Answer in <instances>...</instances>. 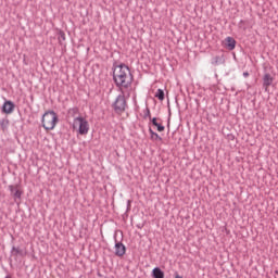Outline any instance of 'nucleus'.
Masks as SVG:
<instances>
[{"instance_id": "f257e3e1", "label": "nucleus", "mask_w": 278, "mask_h": 278, "mask_svg": "<svg viewBox=\"0 0 278 278\" xmlns=\"http://www.w3.org/2000/svg\"><path fill=\"white\" fill-rule=\"evenodd\" d=\"M113 80L119 91H128L131 84H134V75H131L129 66L125 64L114 66Z\"/></svg>"}, {"instance_id": "f03ea898", "label": "nucleus", "mask_w": 278, "mask_h": 278, "mask_svg": "<svg viewBox=\"0 0 278 278\" xmlns=\"http://www.w3.org/2000/svg\"><path fill=\"white\" fill-rule=\"evenodd\" d=\"M72 127L74 131H77L78 136H88V131H90V123L84 116L75 117Z\"/></svg>"}, {"instance_id": "7ed1b4c3", "label": "nucleus", "mask_w": 278, "mask_h": 278, "mask_svg": "<svg viewBox=\"0 0 278 278\" xmlns=\"http://www.w3.org/2000/svg\"><path fill=\"white\" fill-rule=\"evenodd\" d=\"M41 123L46 131L55 129V125H58V114L54 111H47L42 116Z\"/></svg>"}, {"instance_id": "20e7f679", "label": "nucleus", "mask_w": 278, "mask_h": 278, "mask_svg": "<svg viewBox=\"0 0 278 278\" xmlns=\"http://www.w3.org/2000/svg\"><path fill=\"white\" fill-rule=\"evenodd\" d=\"M121 94H118L113 102V109L116 114H123L125 110H127V100L125 99V94H127V91H119Z\"/></svg>"}, {"instance_id": "39448f33", "label": "nucleus", "mask_w": 278, "mask_h": 278, "mask_svg": "<svg viewBox=\"0 0 278 278\" xmlns=\"http://www.w3.org/2000/svg\"><path fill=\"white\" fill-rule=\"evenodd\" d=\"M126 252L127 248L125 247V244H123V242L115 243V255L117 257H123V255H125Z\"/></svg>"}, {"instance_id": "423d86ee", "label": "nucleus", "mask_w": 278, "mask_h": 278, "mask_svg": "<svg viewBox=\"0 0 278 278\" xmlns=\"http://www.w3.org/2000/svg\"><path fill=\"white\" fill-rule=\"evenodd\" d=\"M14 102L7 100L2 105V112L3 114H12V112H14Z\"/></svg>"}, {"instance_id": "0eeeda50", "label": "nucleus", "mask_w": 278, "mask_h": 278, "mask_svg": "<svg viewBox=\"0 0 278 278\" xmlns=\"http://www.w3.org/2000/svg\"><path fill=\"white\" fill-rule=\"evenodd\" d=\"M149 134H150V140H152L153 142H162V138L160 137V135L153 131L152 128H149Z\"/></svg>"}, {"instance_id": "6e6552de", "label": "nucleus", "mask_w": 278, "mask_h": 278, "mask_svg": "<svg viewBox=\"0 0 278 278\" xmlns=\"http://www.w3.org/2000/svg\"><path fill=\"white\" fill-rule=\"evenodd\" d=\"M226 47L227 49H229V51H233V49H236V39H233L232 37H227Z\"/></svg>"}, {"instance_id": "1a4fd4ad", "label": "nucleus", "mask_w": 278, "mask_h": 278, "mask_svg": "<svg viewBox=\"0 0 278 278\" xmlns=\"http://www.w3.org/2000/svg\"><path fill=\"white\" fill-rule=\"evenodd\" d=\"M273 76H270V74H265L263 77V85L265 86V88H268V86H273Z\"/></svg>"}, {"instance_id": "9d476101", "label": "nucleus", "mask_w": 278, "mask_h": 278, "mask_svg": "<svg viewBox=\"0 0 278 278\" xmlns=\"http://www.w3.org/2000/svg\"><path fill=\"white\" fill-rule=\"evenodd\" d=\"M153 278H164V271L160 267H154L152 270Z\"/></svg>"}, {"instance_id": "9b49d317", "label": "nucleus", "mask_w": 278, "mask_h": 278, "mask_svg": "<svg viewBox=\"0 0 278 278\" xmlns=\"http://www.w3.org/2000/svg\"><path fill=\"white\" fill-rule=\"evenodd\" d=\"M67 114L72 118H77V114H79V109L77 106L68 109Z\"/></svg>"}, {"instance_id": "f8f14e48", "label": "nucleus", "mask_w": 278, "mask_h": 278, "mask_svg": "<svg viewBox=\"0 0 278 278\" xmlns=\"http://www.w3.org/2000/svg\"><path fill=\"white\" fill-rule=\"evenodd\" d=\"M11 253H12V255H15V256L16 255H21V256L25 255V252L21 248H16V247H12Z\"/></svg>"}, {"instance_id": "ddd939ff", "label": "nucleus", "mask_w": 278, "mask_h": 278, "mask_svg": "<svg viewBox=\"0 0 278 278\" xmlns=\"http://www.w3.org/2000/svg\"><path fill=\"white\" fill-rule=\"evenodd\" d=\"M155 97L156 99H159V101H164V90L157 89L155 92Z\"/></svg>"}, {"instance_id": "4468645a", "label": "nucleus", "mask_w": 278, "mask_h": 278, "mask_svg": "<svg viewBox=\"0 0 278 278\" xmlns=\"http://www.w3.org/2000/svg\"><path fill=\"white\" fill-rule=\"evenodd\" d=\"M223 62V59L220 56H214L213 60H212V64L214 66L218 65V64H222Z\"/></svg>"}, {"instance_id": "2eb2a0df", "label": "nucleus", "mask_w": 278, "mask_h": 278, "mask_svg": "<svg viewBox=\"0 0 278 278\" xmlns=\"http://www.w3.org/2000/svg\"><path fill=\"white\" fill-rule=\"evenodd\" d=\"M14 201L16 202L17 199H21L23 197V191L16 189L15 192L13 193Z\"/></svg>"}, {"instance_id": "dca6fc26", "label": "nucleus", "mask_w": 278, "mask_h": 278, "mask_svg": "<svg viewBox=\"0 0 278 278\" xmlns=\"http://www.w3.org/2000/svg\"><path fill=\"white\" fill-rule=\"evenodd\" d=\"M143 118H149L151 121V110L146 108Z\"/></svg>"}, {"instance_id": "f3484780", "label": "nucleus", "mask_w": 278, "mask_h": 278, "mask_svg": "<svg viewBox=\"0 0 278 278\" xmlns=\"http://www.w3.org/2000/svg\"><path fill=\"white\" fill-rule=\"evenodd\" d=\"M154 127H156L157 131H164V129H165L164 125H162L157 122H156V125H154Z\"/></svg>"}, {"instance_id": "a211bd4d", "label": "nucleus", "mask_w": 278, "mask_h": 278, "mask_svg": "<svg viewBox=\"0 0 278 278\" xmlns=\"http://www.w3.org/2000/svg\"><path fill=\"white\" fill-rule=\"evenodd\" d=\"M0 125H1L2 129H5V127H8V126H5V125H8V121L1 119Z\"/></svg>"}, {"instance_id": "6ab92c4d", "label": "nucleus", "mask_w": 278, "mask_h": 278, "mask_svg": "<svg viewBox=\"0 0 278 278\" xmlns=\"http://www.w3.org/2000/svg\"><path fill=\"white\" fill-rule=\"evenodd\" d=\"M9 190H10V192H12V194H14L16 192V190H14V186H12V185L9 186Z\"/></svg>"}, {"instance_id": "aec40b11", "label": "nucleus", "mask_w": 278, "mask_h": 278, "mask_svg": "<svg viewBox=\"0 0 278 278\" xmlns=\"http://www.w3.org/2000/svg\"><path fill=\"white\" fill-rule=\"evenodd\" d=\"M152 125H157V118L156 117H153L150 119Z\"/></svg>"}, {"instance_id": "412c9836", "label": "nucleus", "mask_w": 278, "mask_h": 278, "mask_svg": "<svg viewBox=\"0 0 278 278\" xmlns=\"http://www.w3.org/2000/svg\"><path fill=\"white\" fill-rule=\"evenodd\" d=\"M127 210H131V200L127 201Z\"/></svg>"}, {"instance_id": "4be33fe9", "label": "nucleus", "mask_w": 278, "mask_h": 278, "mask_svg": "<svg viewBox=\"0 0 278 278\" xmlns=\"http://www.w3.org/2000/svg\"><path fill=\"white\" fill-rule=\"evenodd\" d=\"M243 77H249V72H244Z\"/></svg>"}, {"instance_id": "5701e85b", "label": "nucleus", "mask_w": 278, "mask_h": 278, "mask_svg": "<svg viewBox=\"0 0 278 278\" xmlns=\"http://www.w3.org/2000/svg\"><path fill=\"white\" fill-rule=\"evenodd\" d=\"M175 278H184V277H181L179 274H176Z\"/></svg>"}, {"instance_id": "b1692460", "label": "nucleus", "mask_w": 278, "mask_h": 278, "mask_svg": "<svg viewBox=\"0 0 278 278\" xmlns=\"http://www.w3.org/2000/svg\"><path fill=\"white\" fill-rule=\"evenodd\" d=\"M4 278H12V276L11 275H7Z\"/></svg>"}]
</instances>
